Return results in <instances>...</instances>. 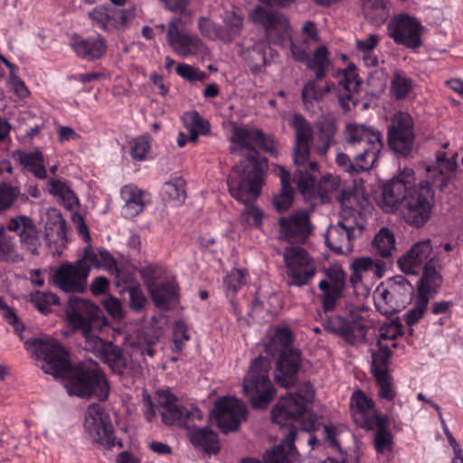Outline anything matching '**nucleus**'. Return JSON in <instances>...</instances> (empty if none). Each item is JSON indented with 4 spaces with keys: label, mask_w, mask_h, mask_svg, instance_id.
Here are the masks:
<instances>
[{
    "label": "nucleus",
    "mask_w": 463,
    "mask_h": 463,
    "mask_svg": "<svg viewBox=\"0 0 463 463\" xmlns=\"http://www.w3.org/2000/svg\"><path fill=\"white\" fill-rule=\"evenodd\" d=\"M412 87V80L407 78L401 71H395L391 82V88L396 99H404Z\"/></svg>",
    "instance_id": "nucleus-48"
},
{
    "label": "nucleus",
    "mask_w": 463,
    "mask_h": 463,
    "mask_svg": "<svg viewBox=\"0 0 463 463\" xmlns=\"http://www.w3.org/2000/svg\"><path fill=\"white\" fill-rule=\"evenodd\" d=\"M125 196L126 203L123 211L128 217H135L138 215L144 209V203L142 200V193L140 191H134L133 189L125 188L122 191Z\"/></svg>",
    "instance_id": "nucleus-43"
},
{
    "label": "nucleus",
    "mask_w": 463,
    "mask_h": 463,
    "mask_svg": "<svg viewBox=\"0 0 463 463\" xmlns=\"http://www.w3.org/2000/svg\"><path fill=\"white\" fill-rule=\"evenodd\" d=\"M183 121L187 128L197 129L203 135H207L210 132L209 122L196 110L185 112L183 116Z\"/></svg>",
    "instance_id": "nucleus-52"
},
{
    "label": "nucleus",
    "mask_w": 463,
    "mask_h": 463,
    "mask_svg": "<svg viewBox=\"0 0 463 463\" xmlns=\"http://www.w3.org/2000/svg\"><path fill=\"white\" fill-rule=\"evenodd\" d=\"M353 398L355 401V406L358 413L361 416L362 422L366 420L367 417H371L375 411L374 402L365 396V394L358 390L354 393Z\"/></svg>",
    "instance_id": "nucleus-53"
},
{
    "label": "nucleus",
    "mask_w": 463,
    "mask_h": 463,
    "mask_svg": "<svg viewBox=\"0 0 463 463\" xmlns=\"http://www.w3.org/2000/svg\"><path fill=\"white\" fill-rule=\"evenodd\" d=\"M166 38L174 51L184 58L204 52L203 41L197 35L186 32L181 18L169 21Z\"/></svg>",
    "instance_id": "nucleus-20"
},
{
    "label": "nucleus",
    "mask_w": 463,
    "mask_h": 463,
    "mask_svg": "<svg viewBox=\"0 0 463 463\" xmlns=\"http://www.w3.org/2000/svg\"><path fill=\"white\" fill-rule=\"evenodd\" d=\"M84 429L93 442L107 449L115 446V430L110 416L99 403H91L87 407Z\"/></svg>",
    "instance_id": "nucleus-8"
},
{
    "label": "nucleus",
    "mask_w": 463,
    "mask_h": 463,
    "mask_svg": "<svg viewBox=\"0 0 463 463\" xmlns=\"http://www.w3.org/2000/svg\"><path fill=\"white\" fill-rule=\"evenodd\" d=\"M99 311L98 306L77 296H71L64 308L68 326L82 334L92 330L91 323L99 317Z\"/></svg>",
    "instance_id": "nucleus-17"
},
{
    "label": "nucleus",
    "mask_w": 463,
    "mask_h": 463,
    "mask_svg": "<svg viewBox=\"0 0 463 463\" xmlns=\"http://www.w3.org/2000/svg\"><path fill=\"white\" fill-rule=\"evenodd\" d=\"M250 17L254 24L263 26L268 37L272 33L278 34L279 39L284 38L287 34L289 22L287 16L281 12L264 7L263 5H256L250 12Z\"/></svg>",
    "instance_id": "nucleus-25"
},
{
    "label": "nucleus",
    "mask_w": 463,
    "mask_h": 463,
    "mask_svg": "<svg viewBox=\"0 0 463 463\" xmlns=\"http://www.w3.org/2000/svg\"><path fill=\"white\" fill-rule=\"evenodd\" d=\"M442 267V260L438 252L425 262L421 277L417 284L419 295L430 297L431 293H437L443 281L440 273Z\"/></svg>",
    "instance_id": "nucleus-27"
},
{
    "label": "nucleus",
    "mask_w": 463,
    "mask_h": 463,
    "mask_svg": "<svg viewBox=\"0 0 463 463\" xmlns=\"http://www.w3.org/2000/svg\"><path fill=\"white\" fill-rule=\"evenodd\" d=\"M135 269V267L131 265H115L114 286L118 291L123 287L136 284L134 283Z\"/></svg>",
    "instance_id": "nucleus-50"
},
{
    "label": "nucleus",
    "mask_w": 463,
    "mask_h": 463,
    "mask_svg": "<svg viewBox=\"0 0 463 463\" xmlns=\"http://www.w3.org/2000/svg\"><path fill=\"white\" fill-rule=\"evenodd\" d=\"M345 153H338L335 162L350 175L371 170L383 148L382 135L378 130L363 124H348L345 129Z\"/></svg>",
    "instance_id": "nucleus-2"
},
{
    "label": "nucleus",
    "mask_w": 463,
    "mask_h": 463,
    "mask_svg": "<svg viewBox=\"0 0 463 463\" xmlns=\"http://www.w3.org/2000/svg\"><path fill=\"white\" fill-rule=\"evenodd\" d=\"M362 226L349 223L346 216H342L335 225H330L326 232V244L335 254H346L353 250V241L360 236Z\"/></svg>",
    "instance_id": "nucleus-22"
},
{
    "label": "nucleus",
    "mask_w": 463,
    "mask_h": 463,
    "mask_svg": "<svg viewBox=\"0 0 463 463\" xmlns=\"http://www.w3.org/2000/svg\"><path fill=\"white\" fill-rule=\"evenodd\" d=\"M190 339L188 335V326L183 320L175 323L173 330V341L175 344V351L180 353L183 351L185 342Z\"/></svg>",
    "instance_id": "nucleus-58"
},
{
    "label": "nucleus",
    "mask_w": 463,
    "mask_h": 463,
    "mask_svg": "<svg viewBox=\"0 0 463 463\" xmlns=\"http://www.w3.org/2000/svg\"><path fill=\"white\" fill-rule=\"evenodd\" d=\"M293 335L288 327H278L269 341L265 345L267 354H277L288 349H296L292 345Z\"/></svg>",
    "instance_id": "nucleus-36"
},
{
    "label": "nucleus",
    "mask_w": 463,
    "mask_h": 463,
    "mask_svg": "<svg viewBox=\"0 0 463 463\" xmlns=\"http://www.w3.org/2000/svg\"><path fill=\"white\" fill-rule=\"evenodd\" d=\"M268 355L274 360L276 383L286 389L296 385L302 367L301 351L299 349H288Z\"/></svg>",
    "instance_id": "nucleus-19"
},
{
    "label": "nucleus",
    "mask_w": 463,
    "mask_h": 463,
    "mask_svg": "<svg viewBox=\"0 0 463 463\" xmlns=\"http://www.w3.org/2000/svg\"><path fill=\"white\" fill-rule=\"evenodd\" d=\"M289 126L294 129L293 162L302 165L309 160L314 131L311 123L300 113H295Z\"/></svg>",
    "instance_id": "nucleus-24"
},
{
    "label": "nucleus",
    "mask_w": 463,
    "mask_h": 463,
    "mask_svg": "<svg viewBox=\"0 0 463 463\" xmlns=\"http://www.w3.org/2000/svg\"><path fill=\"white\" fill-rule=\"evenodd\" d=\"M376 385L379 388V397L386 401H392L396 396V392L393 388L392 377L391 374H381L373 377Z\"/></svg>",
    "instance_id": "nucleus-55"
},
{
    "label": "nucleus",
    "mask_w": 463,
    "mask_h": 463,
    "mask_svg": "<svg viewBox=\"0 0 463 463\" xmlns=\"http://www.w3.org/2000/svg\"><path fill=\"white\" fill-rule=\"evenodd\" d=\"M222 22L223 29L228 35L229 43H231L241 33L243 15L234 10L225 11Z\"/></svg>",
    "instance_id": "nucleus-44"
},
{
    "label": "nucleus",
    "mask_w": 463,
    "mask_h": 463,
    "mask_svg": "<svg viewBox=\"0 0 463 463\" xmlns=\"http://www.w3.org/2000/svg\"><path fill=\"white\" fill-rule=\"evenodd\" d=\"M176 73L189 81H203L207 73L188 64H178Z\"/></svg>",
    "instance_id": "nucleus-62"
},
{
    "label": "nucleus",
    "mask_w": 463,
    "mask_h": 463,
    "mask_svg": "<svg viewBox=\"0 0 463 463\" xmlns=\"http://www.w3.org/2000/svg\"><path fill=\"white\" fill-rule=\"evenodd\" d=\"M24 345L32 349L36 359L42 360V370L54 378H60L71 364L67 349L53 338H29Z\"/></svg>",
    "instance_id": "nucleus-7"
},
{
    "label": "nucleus",
    "mask_w": 463,
    "mask_h": 463,
    "mask_svg": "<svg viewBox=\"0 0 463 463\" xmlns=\"http://www.w3.org/2000/svg\"><path fill=\"white\" fill-rule=\"evenodd\" d=\"M187 435L193 446L209 455H216L221 450L218 434L207 426L194 429Z\"/></svg>",
    "instance_id": "nucleus-31"
},
{
    "label": "nucleus",
    "mask_w": 463,
    "mask_h": 463,
    "mask_svg": "<svg viewBox=\"0 0 463 463\" xmlns=\"http://www.w3.org/2000/svg\"><path fill=\"white\" fill-rule=\"evenodd\" d=\"M227 292L235 294L245 284V275L241 269L232 270L223 280Z\"/></svg>",
    "instance_id": "nucleus-63"
},
{
    "label": "nucleus",
    "mask_w": 463,
    "mask_h": 463,
    "mask_svg": "<svg viewBox=\"0 0 463 463\" xmlns=\"http://www.w3.org/2000/svg\"><path fill=\"white\" fill-rule=\"evenodd\" d=\"M56 235L57 240L67 241V223L62 215L56 210H52L48 213V221L45 223L44 237L48 241L53 235Z\"/></svg>",
    "instance_id": "nucleus-38"
},
{
    "label": "nucleus",
    "mask_w": 463,
    "mask_h": 463,
    "mask_svg": "<svg viewBox=\"0 0 463 463\" xmlns=\"http://www.w3.org/2000/svg\"><path fill=\"white\" fill-rule=\"evenodd\" d=\"M434 208L435 191L430 182L422 181L409 189L400 211L409 226L420 229L431 219Z\"/></svg>",
    "instance_id": "nucleus-6"
},
{
    "label": "nucleus",
    "mask_w": 463,
    "mask_h": 463,
    "mask_svg": "<svg viewBox=\"0 0 463 463\" xmlns=\"http://www.w3.org/2000/svg\"><path fill=\"white\" fill-rule=\"evenodd\" d=\"M13 157L26 170L33 173L34 176L40 179H45L47 177L43 155L41 151L25 152L23 150H15L13 153Z\"/></svg>",
    "instance_id": "nucleus-35"
},
{
    "label": "nucleus",
    "mask_w": 463,
    "mask_h": 463,
    "mask_svg": "<svg viewBox=\"0 0 463 463\" xmlns=\"http://www.w3.org/2000/svg\"><path fill=\"white\" fill-rule=\"evenodd\" d=\"M270 368V360L259 355L250 362L243 377V392L255 410L267 409L275 398L276 388L269 378Z\"/></svg>",
    "instance_id": "nucleus-5"
},
{
    "label": "nucleus",
    "mask_w": 463,
    "mask_h": 463,
    "mask_svg": "<svg viewBox=\"0 0 463 463\" xmlns=\"http://www.w3.org/2000/svg\"><path fill=\"white\" fill-rule=\"evenodd\" d=\"M89 17L94 26L105 32L112 29H125L136 17L134 7L120 9L112 5H99L89 12Z\"/></svg>",
    "instance_id": "nucleus-21"
},
{
    "label": "nucleus",
    "mask_w": 463,
    "mask_h": 463,
    "mask_svg": "<svg viewBox=\"0 0 463 463\" xmlns=\"http://www.w3.org/2000/svg\"><path fill=\"white\" fill-rule=\"evenodd\" d=\"M230 141L238 144L240 149L244 148L248 153L239 165L232 166L228 175L229 193L235 200L246 205L242 214L246 215L247 222L260 227L262 224V212L251 203L261 194L268 169V158L260 155L256 146L271 156H276L278 149L275 137L266 135L259 128L233 125Z\"/></svg>",
    "instance_id": "nucleus-1"
},
{
    "label": "nucleus",
    "mask_w": 463,
    "mask_h": 463,
    "mask_svg": "<svg viewBox=\"0 0 463 463\" xmlns=\"http://www.w3.org/2000/svg\"><path fill=\"white\" fill-rule=\"evenodd\" d=\"M283 259L288 278L287 284L289 287L307 285L317 273L312 259L302 247H287Z\"/></svg>",
    "instance_id": "nucleus-10"
},
{
    "label": "nucleus",
    "mask_w": 463,
    "mask_h": 463,
    "mask_svg": "<svg viewBox=\"0 0 463 463\" xmlns=\"http://www.w3.org/2000/svg\"><path fill=\"white\" fill-rule=\"evenodd\" d=\"M216 424L223 434L235 432L247 416L245 403L233 397L220 398L213 410Z\"/></svg>",
    "instance_id": "nucleus-18"
},
{
    "label": "nucleus",
    "mask_w": 463,
    "mask_h": 463,
    "mask_svg": "<svg viewBox=\"0 0 463 463\" xmlns=\"http://www.w3.org/2000/svg\"><path fill=\"white\" fill-rule=\"evenodd\" d=\"M268 46L264 42H257L242 51L241 56L243 61L253 75L265 72L268 64L266 57Z\"/></svg>",
    "instance_id": "nucleus-34"
},
{
    "label": "nucleus",
    "mask_w": 463,
    "mask_h": 463,
    "mask_svg": "<svg viewBox=\"0 0 463 463\" xmlns=\"http://www.w3.org/2000/svg\"><path fill=\"white\" fill-rule=\"evenodd\" d=\"M326 279L318 283L320 300L325 313L335 310L337 301L343 297L346 286L345 272L341 268L330 267L325 269Z\"/></svg>",
    "instance_id": "nucleus-23"
},
{
    "label": "nucleus",
    "mask_w": 463,
    "mask_h": 463,
    "mask_svg": "<svg viewBox=\"0 0 463 463\" xmlns=\"http://www.w3.org/2000/svg\"><path fill=\"white\" fill-rule=\"evenodd\" d=\"M413 293V287L410 281L402 275L391 278L388 287L380 293L383 305H377L378 310L387 317L402 310Z\"/></svg>",
    "instance_id": "nucleus-12"
},
{
    "label": "nucleus",
    "mask_w": 463,
    "mask_h": 463,
    "mask_svg": "<svg viewBox=\"0 0 463 463\" xmlns=\"http://www.w3.org/2000/svg\"><path fill=\"white\" fill-rule=\"evenodd\" d=\"M351 268L355 272L372 273L376 279H380L385 272V263L379 260H373L370 257H362L355 259Z\"/></svg>",
    "instance_id": "nucleus-40"
},
{
    "label": "nucleus",
    "mask_w": 463,
    "mask_h": 463,
    "mask_svg": "<svg viewBox=\"0 0 463 463\" xmlns=\"http://www.w3.org/2000/svg\"><path fill=\"white\" fill-rule=\"evenodd\" d=\"M294 181L298 191L303 194L311 195L315 190V178L307 168L298 167L294 173Z\"/></svg>",
    "instance_id": "nucleus-49"
},
{
    "label": "nucleus",
    "mask_w": 463,
    "mask_h": 463,
    "mask_svg": "<svg viewBox=\"0 0 463 463\" xmlns=\"http://www.w3.org/2000/svg\"><path fill=\"white\" fill-rule=\"evenodd\" d=\"M458 154H454L450 158L446 157L445 152H440L437 155V164L439 171V175H449L455 177V173L458 168L456 158Z\"/></svg>",
    "instance_id": "nucleus-59"
},
{
    "label": "nucleus",
    "mask_w": 463,
    "mask_h": 463,
    "mask_svg": "<svg viewBox=\"0 0 463 463\" xmlns=\"http://www.w3.org/2000/svg\"><path fill=\"white\" fill-rule=\"evenodd\" d=\"M297 436V428L289 426L288 433L280 444L267 449L263 455L265 463H294L297 449L294 441Z\"/></svg>",
    "instance_id": "nucleus-29"
},
{
    "label": "nucleus",
    "mask_w": 463,
    "mask_h": 463,
    "mask_svg": "<svg viewBox=\"0 0 463 463\" xmlns=\"http://www.w3.org/2000/svg\"><path fill=\"white\" fill-rule=\"evenodd\" d=\"M373 245L382 257H390L395 249L393 233L388 228H382L374 237Z\"/></svg>",
    "instance_id": "nucleus-45"
},
{
    "label": "nucleus",
    "mask_w": 463,
    "mask_h": 463,
    "mask_svg": "<svg viewBox=\"0 0 463 463\" xmlns=\"http://www.w3.org/2000/svg\"><path fill=\"white\" fill-rule=\"evenodd\" d=\"M185 181L182 177H176L165 183L164 188L165 194L172 200L182 203L186 198Z\"/></svg>",
    "instance_id": "nucleus-51"
},
{
    "label": "nucleus",
    "mask_w": 463,
    "mask_h": 463,
    "mask_svg": "<svg viewBox=\"0 0 463 463\" xmlns=\"http://www.w3.org/2000/svg\"><path fill=\"white\" fill-rule=\"evenodd\" d=\"M424 27L408 14L395 15L388 24V34L395 43L411 50L421 47Z\"/></svg>",
    "instance_id": "nucleus-14"
},
{
    "label": "nucleus",
    "mask_w": 463,
    "mask_h": 463,
    "mask_svg": "<svg viewBox=\"0 0 463 463\" xmlns=\"http://www.w3.org/2000/svg\"><path fill=\"white\" fill-rule=\"evenodd\" d=\"M178 285L175 280L160 282V284L149 292L156 307L161 310H169L172 305L178 301Z\"/></svg>",
    "instance_id": "nucleus-32"
},
{
    "label": "nucleus",
    "mask_w": 463,
    "mask_h": 463,
    "mask_svg": "<svg viewBox=\"0 0 463 463\" xmlns=\"http://www.w3.org/2000/svg\"><path fill=\"white\" fill-rule=\"evenodd\" d=\"M70 396L90 400L96 398L106 402L110 393V385L99 364L93 361H83L71 364L60 377Z\"/></svg>",
    "instance_id": "nucleus-3"
},
{
    "label": "nucleus",
    "mask_w": 463,
    "mask_h": 463,
    "mask_svg": "<svg viewBox=\"0 0 463 463\" xmlns=\"http://www.w3.org/2000/svg\"><path fill=\"white\" fill-rule=\"evenodd\" d=\"M301 99L304 109L315 113V103L323 99V90L317 86L316 80H308L302 88Z\"/></svg>",
    "instance_id": "nucleus-41"
},
{
    "label": "nucleus",
    "mask_w": 463,
    "mask_h": 463,
    "mask_svg": "<svg viewBox=\"0 0 463 463\" xmlns=\"http://www.w3.org/2000/svg\"><path fill=\"white\" fill-rule=\"evenodd\" d=\"M317 143L315 146L319 156H326L331 146L336 143L337 122L331 115L323 116L317 123Z\"/></svg>",
    "instance_id": "nucleus-30"
},
{
    "label": "nucleus",
    "mask_w": 463,
    "mask_h": 463,
    "mask_svg": "<svg viewBox=\"0 0 463 463\" xmlns=\"http://www.w3.org/2000/svg\"><path fill=\"white\" fill-rule=\"evenodd\" d=\"M431 241L430 239L418 241L397 261L399 268L406 274L416 275L424 262L429 260L432 252Z\"/></svg>",
    "instance_id": "nucleus-28"
},
{
    "label": "nucleus",
    "mask_w": 463,
    "mask_h": 463,
    "mask_svg": "<svg viewBox=\"0 0 463 463\" xmlns=\"http://www.w3.org/2000/svg\"><path fill=\"white\" fill-rule=\"evenodd\" d=\"M430 297H424L418 294L414 307L404 315V321L408 326L417 324L423 317L428 308Z\"/></svg>",
    "instance_id": "nucleus-47"
},
{
    "label": "nucleus",
    "mask_w": 463,
    "mask_h": 463,
    "mask_svg": "<svg viewBox=\"0 0 463 463\" xmlns=\"http://www.w3.org/2000/svg\"><path fill=\"white\" fill-rule=\"evenodd\" d=\"M31 302L42 314H48L52 311V306L59 304V297L52 292H42L36 290L31 294Z\"/></svg>",
    "instance_id": "nucleus-46"
},
{
    "label": "nucleus",
    "mask_w": 463,
    "mask_h": 463,
    "mask_svg": "<svg viewBox=\"0 0 463 463\" xmlns=\"http://www.w3.org/2000/svg\"><path fill=\"white\" fill-rule=\"evenodd\" d=\"M90 267L83 260L74 263L63 262L52 274L53 283L68 293H81L87 287Z\"/></svg>",
    "instance_id": "nucleus-16"
},
{
    "label": "nucleus",
    "mask_w": 463,
    "mask_h": 463,
    "mask_svg": "<svg viewBox=\"0 0 463 463\" xmlns=\"http://www.w3.org/2000/svg\"><path fill=\"white\" fill-rule=\"evenodd\" d=\"M108 364L111 371L118 375H123L128 365L127 358L123 354V349L112 342L107 347L106 352L99 358Z\"/></svg>",
    "instance_id": "nucleus-37"
},
{
    "label": "nucleus",
    "mask_w": 463,
    "mask_h": 463,
    "mask_svg": "<svg viewBox=\"0 0 463 463\" xmlns=\"http://www.w3.org/2000/svg\"><path fill=\"white\" fill-rule=\"evenodd\" d=\"M413 127L409 113L400 111L393 116L387 133L388 145L392 151L404 157L411 154L415 139Z\"/></svg>",
    "instance_id": "nucleus-13"
},
{
    "label": "nucleus",
    "mask_w": 463,
    "mask_h": 463,
    "mask_svg": "<svg viewBox=\"0 0 463 463\" xmlns=\"http://www.w3.org/2000/svg\"><path fill=\"white\" fill-rule=\"evenodd\" d=\"M363 317L359 314H350V318L340 315L327 317L323 322V328L327 333L334 334L349 345H355L357 339L366 342L367 326L362 323Z\"/></svg>",
    "instance_id": "nucleus-15"
},
{
    "label": "nucleus",
    "mask_w": 463,
    "mask_h": 463,
    "mask_svg": "<svg viewBox=\"0 0 463 463\" xmlns=\"http://www.w3.org/2000/svg\"><path fill=\"white\" fill-rule=\"evenodd\" d=\"M5 230L15 232L22 245L33 255H38V248L41 246L39 230L33 220L25 215L12 218L6 227L0 225V261L18 263L24 260L17 250L14 236L6 233Z\"/></svg>",
    "instance_id": "nucleus-4"
},
{
    "label": "nucleus",
    "mask_w": 463,
    "mask_h": 463,
    "mask_svg": "<svg viewBox=\"0 0 463 463\" xmlns=\"http://www.w3.org/2000/svg\"><path fill=\"white\" fill-rule=\"evenodd\" d=\"M281 233L290 241L304 242L311 233V223L307 212H298L288 217H280Z\"/></svg>",
    "instance_id": "nucleus-26"
},
{
    "label": "nucleus",
    "mask_w": 463,
    "mask_h": 463,
    "mask_svg": "<svg viewBox=\"0 0 463 463\" xmlns=\"http://www.w3.org/2000/svg\"><path fill=\"white\" fill-rule=\"evenodd\" d=\"M342 208V216L345 214H353L354 210V204L357 203L358 198L355 192L353 189H343L337 197Z\"/></svg>",
    "instance_id": "nucleus-60"
},
{
    "label": "nucleus",
    "mask_w": 463,
    "mask_h": 463,
    "mask_svg": "<svg viewBox=\"0 0 463 463\" xmlns=\"http://www.w3.org/2000/svg\"><path fill=\"white\" fill-rule=\"evenodd\" d=\"M82 335L85 338L84 348L87 351L93 353L94 355L99 359L101 357V355L104 354L108 345L109 343H111L110 341H104L99 336L92 335V330L88 331V334Z\"/></svg>",
    "instance_id": "nucleus-54"
},
{
    "label": "nucleus",
    "mask_w": 463,
    "mask_h": 463,
    "mask_svg": "<svg viewBox=\"0 0 463 463\" xmlns=\"http://www.w3.org/2000/svg\"><path fill=\"white\" fill-rule=\"evenodd\" d=\"M71 45L78 56L88 61L100 59L107 51L106 40L100 35L95 38L79 39Z\"/></svg>",
    "instance_id": "nucleus-33"
},
{
    "label": "nucleus",
    "mask_w": 463,
    "mask_h": 463,
    "mask_svg": "<svg viewBox=\"0 0 463 463\" xmlns=\"http://www.w3.org/2000/svg\"><path fill=\"white\" fill-rule=\"evenodd\" d=\"M139 273L148 292L160 284L158 281L161 278L162 269L158 266L147 265L142 268Z\"/></svg>",
    "instance_id": "nucleus-57"
},
{
    "label": "nucleus",
    "mask_w": 463,
    "mask_h": 463,
    "mask_svg": "<svg viewBox=\"0 0 463 463\" xmlns=\"http://www.w3.org/2000/svg\"><path fill=\"white\" fill-rule=\"evenodd\" d=\"M20 194L16 186L3 183L0 184V213L9 209Z\"/></svg>",
    "instance_id": "nucleus-56"
},
{
    "label": "nucleus",
    "mask_w": 463,
    "mask_h": 463,
    "mask_svg": "<svg viewBox=\"0 0 463 463\" xmlns=\"http://www.w3.org/2000/svg\"><path fill=\"white\" fill-rule=\"evenodd\" d=\"M203 412L196 407H185L182 420L180 423L181 427H184L190 432L194 429H197V422L202 421Z\"/></svg>",
    "instance_id": "nucleus-61"
},
{
    "label": "nucleus",
    "mask_w": 463,
    "mask_h": 463,
    "mask_svg": "<svg viewBox=\"0 0 463 463\" xmlns=\"http://www.w3.org/2000/svg\"><path fill=\"white\" fill-rule=\"evenodd\" d=\"M184 410H185L184 406H179V405H177V403H175L172 407H168V408L165 409L161 412L163 422L168 426H172V425H175V424L180 426Z\"/></svg>",
    "instance_id": "nucleus-64"
},
{
    "label": "nucleus",
    "mask_w": 463,
    "mask_h": 463,
    "mask_svg": "<svg viewBox=\"0 0 463 463\" xmlns=\"http://www.w3.org/2000/svg\"><path fill=\"white\" fill-rule=\"evenodd\" d=\"M414 172L411 168H405L402 172L386 181L382 185V195L379 205L386 213H394L402 207L409 189L412 188Z\"/></svg>",
    "instance_id": "nucleus-11"
},
{
    "label": "nucleus",
    "mask_w": 463,
    "mask_h": 463,
    "mask_svg": "<svg viewBox=\"0 0 463 463\" xmlns=\"http://www.w3.org/2000/svg\"><path fill=\"white\" fill-rule=\"evenodd\" d=\"M124 292L128 293V307L135 313H141L148 304L144 290L137 283L123 287L122 289H119L120 294Z\"/></svg>",
    "instance_id": "nucleus-42"
},
{
    "label": "nucleus",
    "mask_w": 463,
    "mask_h": 463,
    "mask_svg": "<svg viewBox=\"0 0 463 463\" xmlns=\"http://www.w3.org/2000/svg\"><path fill=\"white\" fill-rule=\"evenodd\" d=\"M313 398L314 391L310 383L305 384L304 394L289 392L286 396H281L270 411L272 421L287 426L288 420H298L307 411V405Z\"/></svg>",
    "instance_id": "nucleus-9"
},
{
    "label": "nucleus",
    "mask_w": 463,
    "mask_h": 463,
    "mask_svg": "<svg viewBox=\"0 0 463 463\" xmlns=\"http://www.w3.org/2000/svg\"><path fill=\"white\" fill-rule=\"evenodd\" d=\"M379 350L372 354V369L373 376L381 374H390L389 361L392 354V350L387 345L381 343V339L377 340Z\"/></svg>",
    "instance_id": "nucleus-39"
}]
</instances>
